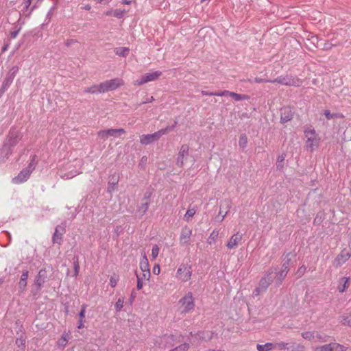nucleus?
Returning <instances> with one entry per match:
<instances>
[{
	"mask_svg": "<svg viewBox=\"0 0 351 351\" xmlns=\"http://www.w3.org/2000/svg\"><path fill=\"white\" fill-rule=\"evenodd\" d=\"M182 314H186L195 308V299L191 292H188L178 302Z\"/></svg>",
	"mask_w": 351,
	"mask_h": 351,
	"instance_id": "obj_1",
	"label": "nucleus"
},
{
	"mask_svg": "<svg viewBox=\"0 0 351 351\" xmlns=\"http://www.w3.org/2000/svg\"><path fill=\"white\" fill-rule=\"evenodd\" d=\"M181 342L180 337L175 335H164L160 337V342H157L158 346L162 348L173 347Z\"/></svg>",
	"mask_w": 351,
	"mask_h": 351,
	"instance_id": "obj_2",
	"label": "nucleus"
},
{
	"mask_svg": "<svg viewBox=\"0 0 351 351\" xmlns=\"http://www.w3.org/2000/svg\"><path fill=\"white\" fill-rule=\"evenodd\" d=\"M123 80L120 78H114L110 80H106L100 84V93L116 90L119 87L123 86Z\"/></svg>",
	"mask_w": 351,
	"mask_h": 351,
	"instance_id": "obj_3",
	"label": "nucleus"
},
{
	"mask_svg": "<svg viewBox=\"0 0 351 351\" xmlns=\"http://www.w3.org/2000/svg\"><path fill=\"white\" fill-rule=\"evenodd\" d=\"M169 128H163L159 131L150 134H143L140 136V143L143 145H148L158 141L162 135L168 133Z\"/></svg>",
	"mask_w": 351,
	"mask_h": 351,
	"instance_id": "obj_4",
	"label": "nucleus"
},
{
	"mask_svg": "<svg viewBox=\"0 0 351 351\" xmlns=\"http://www.w3.org/2000/svg\"><path fill=\"white\" fill-rule=\"evenodd\" d=\"M47 278V271L45 269H41L36 277L35 287L32 289V293L34 295L38 294Z\"/></svg>",
	"mask_w": 351,
	"mask_h": 351,
	"instance_id": "obj_5",
	"label": "nucleus"
},
{
	"mask_svg": "<svg viewBox=\"0 0 351 351\" xmlns=\"http://www.w3.org/2000/svg\"><path fill=\"white\" fill-rule=\"evenodd\" d=\"M271 83H278L285 86H300L302 82L299 78L292 77L291 76H279L274 80L269 81Z\"/></svg>",
	"mask_w": 351,
	"mask_h": 351,
	"instance_id": "obj_6",
	"label": "nucleus"
},
{
	"mask_svg": "<svg viewBox=\"0 0 351 351\" xmlns=\"http://www.w3.org/2000/svg\"><path fill=\"white\" fill-rule=\"evenodd\" d=\"M192 276V268L191 265L182 264L178 267L176 272V277L179 280L183 282L189 281Z\"/></svg>",
	"mask_w": 351,
	"mask_h": 351,
	"instance_id": "obj_7",
	"label": "nucleus"
},
{
	"mask_svg": "<svg viewBox=\"0 0 351 351\" xmlns=\"http://www.w3.org/2000/svg\"><path fill=\"white\" fill-rule=\"evenodd\" d=\"M314 351H346V348L341 344L336 342L318 346L313 348Z\"/></svg>",
	"mask_w": 351,
	"mask_h": 351,
	"instance_id": "obj_8",
	"label": "nucleus"
},
{
	"mask_svg": "<svg viewBox=\"0 0 351 351\" xmlns=\"http://www.w3.org/2000/svg\"><path fill=\"white\" fill-rule=\"evenodd\" d=\"M161 71H154L153 73H147L141 76V78L135 81L134 84L143 85L149 82L156 80L161 75Z\"/></svg>",
	"mask_w": 351,
	"mask_h": 351,
	"instance_id": "obj_9",
	"label": "nucleus"
},
{
	"mask_svg": "<svg viewBox=\"0 0 351 351\" xmlns=\"http://www.w3.org/2000/svg\"><path fill=\"white\" fill-rule=\"evenodd\" d=\"M34 169V167H33L32 162H30L27 167L23 169L20 173L13 179L14 182L16 184H19L26 181L29 178Z\"/></svg>",
	"mask_w": 351,
	"mask_h": 351,
	"instance_id": "obj_10",
	"label": "nucleus"
},
{
	"mask_svg": "<svg viewBox=\"0 0 351 351\" xmlns=\"http://www.w3.org/2000/svg\"><path fill=\"white\" fill-rule=\"evenodd\" d=\"M18 71L19 67L17 66H14L10 69L7 76L3 82L2 88L5 89L10 86Z\"/></svg>",
	"mask_w": 351,
	"mask_h": 351,
	"instance_id": "obj_11",
	"label": "nucleus"
},
{
	"mask_svg": "<svg viewBox=\"0 0 351 351\" xmlns=\"http://www.w3.org/2000/svg\"><path fill=\"white\" fill-rule=\"evenodd\" d=\"M189 145H182L180 147V151L178 153V156L177 158V161H176V164L178 166H179L180 167L183 166L184 159L189 155Z\"/></svg>",
	"mask_w": 351,
	"mask_h": 351,
	"instance_id": "obj_12",
	"label": "nucleus"
},
{
	"mask_svg": "<svg viewBox=\"0 0 351 351\" xmlns=\"http://www.w3.org/2000/svg\"><path fill=\"white\" fill-rule=\"evenodd\" d=\"M350 257V254L346 250H343L341 252V253L336 257L334 261L333 265L336 267H339L341 266L344 263H346Z\"/></svg>",
	"mask_w": 351,
	"mask_h": 351,
	"instance_id": "obj_13",
	"label": "nucleus"
},
{
	"mask_svg": "<svg viewBox=\"0 0 351 351\" xmlns=\"http://www.w3.org/2000/svg\"><path fill=\"white\" fill-rule=\"evenodd\" d=\"M242 238L243 234L240 232H238L234 234L228 241L226 245L227 247L230 250L236 249L239 245V243L241 241Z\"/></svg>",
	"mask_w": 351,
	"mask_h": 351,
	"instance_id": "obj_14",
	"label": "nucleus"
},
{
	"mask_svg": "<svg viewBox=\"0 0 351 351\" xmlns=\"http://www.w3.org/2000/svg\"><path fill=\"white\" fill-rule=\"evenodd\" d=\"M192 234V229L188 226H185L182 229L180 243L182 245H184L189 243L191 236Z\"/></svg>",
	"mask_w": 351,
	"mask_h": 351,
	"instance_id": "obj_15",
	"label": "nucleus"
},
{
	"mask_svg": "<svg viewBox=\"0 0 351 351\" xmlns=\"http://www.w3.org/2000/svg\"><path fill=\"white\" fill-rule=\"evenodd\" d=\"M65 231L64 227L58 226L55 228V232L52 237L53 243L60 245L62 242V235L65 233Z\"/></svg>",
	"mask_w": 351,
	"mask_h": 351,
	"instance_id": "obj_16",
	"label": "nucleus"
},
{
	"mask_svg": "<svg viewBox=\"0 0 351 351\" xmlns=\"http://www.w3.org/2000/svg\"><path fill=\"white\" fill-rule=\"evenodd\" d=\"M293 113L289 107H283L280 110V121L286 123L292 119Z\"/></svg>",
	"mask_w": 351,
	"mask_h": 351,
	"instance_id": "obj_17",
	"label": "nucleus"
},
{
	"mask_svg": "<svg viewBox=\"0 0 351 351\" xmlns=\"http://www.w3.org/2000/svg\"><path fill=\"white\" fill-rule=\"evenodd\" d=\"M271 283L267 280V278L264 276L261 279L258 287L254 290L256 295L260 294V293L265 291Z\"/></svg>",
	"mask_w": 351,
	"mask_h": 351,
	"instance_id": "obj_18",
	"label": "nucleus"
},
{
	"mask_svg": "<svg viewBox=\"0 0 351 351\" xmlns=\"http://www.w3.org/2000/svg\"><path fill=\"white\" fill-rule=\"evenodd\" d=\"M119 180V176L117 173H114L109 177L108 186L107 191L111 193L117 185Z\"/></svg>",
	"mask_w": 351,
	"mask_h": 351,
	"instance_id": "obj_19",
	"label": "nucleus"
},
{
	"mask_svg": "<svg viewBox=\"0 0 351 351\" xmlns=\"http://www.w3.org/2000/svg\"><path fill=\"white\" fill-rule=\"evenodd\" d=\"M28 276L29 271H24L21 276L20 280L19 282V289L21 292H23L25 290Z\"/></svg>",
	"mask_w": 351,
	"mask_h": 351,
	"instance_id": "obj_20",
	"label": "nucleus"
},
{
	"mask_svg": "<svg viewBox=\"0 0 351 351\" xmlns=\"http://www.w3.org/2000/svg\"><path fill=\"white\" fill-rule=\"evenodd\" d=\"M306 347L301 343L291 342L289 343V351H306Z\"/></svg>",
	"mask_w": 351,
	"mask_h": 351,
	"instance_id": "obj_21",
	"label": "nucleus"
},
{
	"mask_svg": "<svg viewBox=\"0 0 351 351\" xmlns=\"http://www.w3.org/2000/svg\"><path fill=\"white\" fill-rule=\"evenodd\" d=\"M315 131L314 130H310L305 131V136L307 138L306 143L308 147H313V143L315 140Z\"/></svg>",
	"mask_w": 351,
	"mask_h": 351,
	"instance_id": "obj_22",
	"label": "nucleus"
},
{
	"mask_svg": "<svg viewBox=\"0 0 351 351\" xmlns=\"http://www.w3.org/2000/svg\"><path fill=\"white\" fill-rule=\"evenodd\" d=\"M349 280L350 278L343 277L339 280V283L338 285V290L341 293H343L346 289L349 287Z\"/></svg>",
	"mask_w": 351,
	"mask_h": 351,
	"instance_id": "obj_23",
	"label": "nucleus"
},
{
	"mask_svg": "<svg viewBox=\"0 0 351 351\" xmlns=\"http://www.w3.org/2000/svg\"><path fill=\"white\" fill-rule=\"evenodd\" d=\"M70 339V335L66 332H64L61 338H60L57 341V346L60 348H65L66 346L69 339Z\"/></svg>",
	"mask_w": 351,
	"mask_h": 351,
	"instance_id": "obj_24",
	"label": "nucleus"
},
{
	"mask_svg": "<svg viewBox=\"0 0 351 351\" xmlns=\"http://www.w3.org/2000/svg\"><path fill=\"white\" fill-rule=\"evenodd\" d=\"M140 268L142 271H150L149 261L145 252L140 262Z\"/></svg>",
	"mask_w": 351,
	"mask_h": 351,
	"instance_id": "obj_25",
	"label": "nucleus"
},
{
	"mask_svg": "<svg viewBox=\"0 0 351 351\" xmlns=\"http://www.w3.org/2000/svg\"><path fill=\"white\" fill-rule=\"evenodd\" d=\"M275 274H276V284L277 286H280L282 284V280L287 276V273L280 270L279 271L275 268Z\"/></svg>",
	"mask_w": 351,
	"mask_h": 351,
	"instance_id": "obj_26",
	"label": "nucleus"
},
{
	"mask_svg": "<svg viewBox=\"0 0 351 351\" xmlns=\"http://www.w3.org/2000/svg\"><path fill=\"white\" fill-rule=\"evenodd\" d=\"M106 133L108 134V136H119L121 134L125 133V130L123 128L119 129H108L106 130Z\"/></svg>",
	"mask_w": 351,
	"mask_h": 351,
	"instance_id": "obj_27",
	"label": "nucleus"
},
{
	"mask_svg": "<svg viewBox=\"0 0 351 351\" xmlns=\"http://www.w3.org/2000/svg\"><path fill=\"white\" fill-rule=\"evenodd\" d=\"M230 207H231V201L230 199H225L222 202L221 208V209L223 208H224L226 210H225L224 214L222 216V217L220 218L219 221H222L224 219L225 217L229 212Z\"/></svg>",
	"mask_w": 351,
	"mask_h": 351,
	"instance_id": "obj_28",
	"label": "nucleus"
},
{
	"mask_svg": "<svg viewBox=\"0 0 351 351\" xmlns=\"http://www.w3.org/2000/svg\"><path fill=\"white\" fill-rule=\"evenodd\" d=\"M149 202L142 201L140 206H138L137 208V212L140 214L141 216L144 215L147 211L149 206Z\"/></svg>",
	"mask_w": 351,
	"mask_h": 351,
	"instance_id": "obj_29",
	"label": "nucleus"
},
{
	"mask_svg": "<svg viewBox=\"0 0 351 351\" xmlns=\"http://www.w3.org/2000/svg\"><path fill=\"white\" fill-rule=\"evenodd\" d=\"M340 322L344 326H351V313H346L340 317Z\"/></svg>",
	"mask_w": 351,
	"mask_h": 351,
	"instance_id": "obj_30",
	"label": "nucleus"
},
{
	"mask_svg": "<svg viewBox=\"0 0 351 351\" xmlns=\"http://www.w3.org/2000/svg\"><path fill=\"white\" fill-rule=\"evenodd\" d=\"M265 278H267V280L271 283L274 280L276 281V274H275V268L271 267L269 269V270L266 272Z\"/></svg>",
	"mask_w": 351,
	"mask_h": 351,
	"instance_id": "obj_31",
	"label": "nucleus"
},
{
	"mask_svg": "<svg viewBox=\"0 0 351 351\" xmlns=\"http://www.w3.org/2000/svg\"><path fill=\"white\" fill-rule=\"evenodd\" d=\"M274 348L278 350H289V343L284 341L274 343Z\"/></svg>",
	"mask_w": 351,
	"mask_h": 351,
	"instance_id": "obj_32",
	"label": "nucleus"
},
{
	"mask_svg": "<svg viewBox=\"0 0 351 351\" xmlns=\"http://www.w3.org/2000/svg\"><path fill=\"white\" fill-rule=\"evenodd\" d=\"M228 96L232 97L235 101L245 100L249 99V97L246 95L238 94L230 91L228 93Z\"/></svg>",
	"mask_w": 351,
	"mask_h": 351,
	"instance_id": "obj_33",
	"label": "nucleus"
},
{
	"mask_svg": "<svg viewBox=\"0 0 351 351\" xmlns=\"http://www.w3.org/2000/svg\"><path fill=\"white\" fill-rule=\"evenodd\" d=\"M256 348L258 351H270L274 348V343H266L264 345L257 344Z\"/></svg>",
	"mask_w": 351,
	"mask_h": 351,
	"instance_id": "obj_34",
	"label": "nucleus"
},
{
	"mask_svg": "<svg viewBox=\"0 0 351 351\" xmlns=\"http://www.w3.org/2000/svg\"><path fill=\"white\" fill-rule=\"evenodd\" d=\"M328 340V336L322 334L320 332L315 331V342H326Z\"/></svg>",
	"mask_w": 351,
	"mask_h": 351,
	"instance_id": "obj_35",
	"label": "nucleus"
},
{
	"mask_svg": "<svg viewBox=\"0 0 351 351\" xmlns=\"http://www.w3.org/2000/svg\"><path fill=\"white\" fill-rule=\"evenodd\" d=\"M129 51V48L121 47L116 48L114 52L117 56L126 57L128 55Z\"/></svg>",
	"mask_w": 351,
	"mask_h": 351,
	"instance_id": "obj_36",
	"label": "nucleus"
},
{
	"mask_svg": "<svg viewBox=\"0 0 351 351\" xmlns=\"http://www.w3.org/2000/svg\"><path fill=\"white\" fill-rule=\"evenodd\" d=\"M301 336L303 339L307 341L315 340V330L313 331H304L301 333Z\"/></svg>",
	"mask_w": 351,
	"mask_h": 351,
	"instance_id": "obj_37",
	"label": "nucleus"
},
{
	"mask_svg": "<svg viewBox=\"0 0 351 351\" xmlns=\"http://www.w3.org/2000/svg\"><path fill=\"white\" fill-rule=\"evenodd\" d=\"M290 255H291V253H288L286 255V256H285L286 260L283 263V264L282 265V268L280 269L286 273H288V271H289V263L291 261V258L289 257Z\"/></svg>",
	"mask_w": 351,
	"mask_h": 351,
	"instance_id": "obj_38",
	"label": "nucleus"
},
{
	"mask_svg": "<svg viewBox=\"0 0 351 351\" xmlns=\"http://www.w3.org/2000/svg\"><path fill=\"white\" fill-rule=\"evenodd\" d=\"M100 90H101V88H100V84H99L98 85H93L90 87L86 88L84 90V93H92V94L98 93H100Z\"/></svg>",
	"mask_w": 351,
	"mask_h": 351,
	"instance_id": "obj_39",
	"label": "nucleus"
},
{
	"mask_svg": "<svg viewBox=\"0 0 351 351\" xmlns=\"http://www.w3.org/2000/svg\"><path fill=\"white\" fill-rule=\"evenodd\" d=\"M219 236V231L216 229L213 230V232L210 233L208 239V243L209 244L215 243L218 238Z\"/></svg>",
	"mask_w": 351,
	"mask_h": 351,
	"instance_id": "obj_40",
	"label": "nucleus"
},
{
	"mask_svg": "<svg viewBox=\"0 0 351 351\" xmlns=\"http://www.w3.org/2000/svg\"><path fill=\"white\" fill-rule=\"evenodd\" d=\"M190 348L188 343H184L176 346L175 348L170 350L169 351H187Z\"/></svg>",
	"mask_w": 351,
	"mask_h": 351,
	"instance_id": "obj_41",
	"label": "nucleus"
},
{
	"mask_svg": "<svg viewBox=\"0 0 351 351\" xmlns=\"http://www.w3.org/2000/svg\"><path fill=\"white\" fill-rule=\"evenodd\" d=\"M74 276H77L80 271L79 258L77 256L73 257Z\"/></svg>",
	"mask_w": 351,
	"mask_h": 351,
	"instance_id": "obj_42",
	"label": "nucleus"
},
{
	"mask_svg": "<svg viewBox=\"0 0 351 351\" xmlns=\"http://www.w3.org/2000/svg\"><path fill=\"white\" fill-rule=\"evenodd\" d=\"M247 144V138L245 134H243L239 137V145L241 147L245 148Z\"/></svg>",
	"mask_w": 351,
	"mask_h": 351,
	"instance_id": "obj_43",
	"label": "nucleus"
},
{
	"mask_svg": "<svg viewBox=\"0 0 351 351\" xmlns=\"http://www.w3.org/2000/svg\"><path fill=\"white\" fill-rule=\"evenodd\" d=\"M124 304V298H119L114 305V308L117 312L121 311Z\"/></svg>",
	"mask_w": 351,
	"mask_h": 351,
	"instance_id": "obj_44",
	"label": "nucleus"
},
{
	"mask_svg": "<svg viewBox=\"0 0 351 351\" xmlns=\"http://www.w3.org/2000/svg\"><path fill=\"white\" fill-rule=\"evenodd\" d=\"M195 212H196L195 210L193 208L189 209L184 215L185 220L189 221L190 218L193 217L194 216V215L195 214Z\"/></svg>",
	"mask_w": 351,
	"mask_h": 351,
	"instance_id": "obj_45",
	"label": "nucleus"
},
{
	"mask_svg": "<svg viewBox=\"0 0 351 351\" xmlns=\"http://www.w3.org/2000/svg\"><path fill=\"white\" fill-rule=\"evenodd\" d=\"M77 174H80V173L75 171L74 173H73L72 172H70L68 173H64V174L61 175L60 177L62 179L68 180V179L75 177Z\"/></svg>",
	"mask_w": 351,
	"mask_h": 351,
	"instance_id": "obj_46",
	"label": "nucleus"
},
{
	"mask_svg": "<svg viewBox=\"0 0 351 351\" xmlns=\"http://www.w3.org/2000/svg\"><path fill=\"white\" fill-rule=\"evenodd\" d=\"M126 12L125 10L116 9L113 10V16L117 18H121L123 14Z\"/></svg>",
	"mask_w": 351,
	"mask_h": 351,
	"instance_id": "obj_47",
	"label": "nucleus"
},
{
	"mask_svg": "<svg viewBox=\"0 0 351 351\" xmlns=\"http://www.w3.org/2000/svg\"><path fill=\"white\" fill-rule=\"evenodd\" d=\"M284 160H285V156L281 155L278 157L277 163H276V166H277L278 169H282L283 167V165H282V163L283 162Z\"/></svg>",
	"mask_w": 351,
	"mask_h": 351,
	"instance_id": "obj_48",
	"label": "nucleus"
},
{
	"mask_svg": "<svg viewBox=\"0 0 351 351\" xmlns=\"http://www.w3.org/2000/svg\"><path fill=\"white\" fill-rule=\"evenodd\" d=\"M159 253V247L157 245L153 246L152 250V256L155 258L158 256Z\"/></svg>",
	"mask_w": 351,
	"mask_h": 351,
	"instance_id": "obj_49",
	"label": "nucleus"
},
{
	"mask_svg": "<svg viewBox=\"0 0 351 351\" xmlns=\"http://www.w3.org/2000/svg\"><path fill=\"white\" fill-rule=\"evenodd\" d=\"M87 307L86 304H83L81 308V311L79 313V317L81 319H84L85 318V313H86V308Z\"/></svg>",
	"mask_w": 351,
	"mask_h": 351,
	"instance_id": "obj_50",
	"label": "nucleus"
},
{
	"mask_svg": "<svg viewBox=\"0 0 351 351\" xmlns=\"http://www.w3.org/2000/svg\"><path fill=\"white\" fill-rule=\"evenodd\" d=\"M137 278V289L141 290L143 287V278H141L137 274H136Z\"/></svg>",
	"mask_w": 351,
	"mask_h": 351,
	"instance_id": "obj_51",
	"label": "nucleus"
},
{
	"mask_svg": "<svg viewBox=\"0 0 351 351\" xmlns=\"http://www.w3.org/2000/svg\"><path fill=\"white\" fill-rule=\"evenodd\" d=\"M306 269V268L304 265L300 267L296 272V274L298 275V277H302L304 274Z\"/></svg>",
	"mask_w": 351,
	"mask_h": 351,
	"instance_id": "obj_52",
	"label": "nucleus"
},
{
	"mask_svg": "<svg viewBox=\"0 0 351 351\" xmlns=\"http://www.w3.org/2000/svg\"><path fill=\"white\" fill-rule=\"evenodd\" d=\"M119 280V278L117 276H111L110 278V285L112 287H115L117 282Z\"/></svg>",
	"mask_w": 351,
	"mask_h": 351,
	"instance_id": "obj_53",
	"label": "nucleus"
},
{
	"mask_svg": "<svg viewBox=\"0 0 351 351\" xmlns=\"http://www.w3.org/2000/svg\"><path fill=\"white\" fill-rule=\"evenodd\" d=\"M228 93H229L228 90H223V91L219 92V93L211 92L210 93H209V95H216V96H228Z\"/></svg>",
	"mask_w": 351,
	"mask_h": 351,
	"instance_id": "obj_54",
	"label": "nucleus"
},
{
	"mask_svg": "<svg viewBox=\"0 0 351 351\" xmlns=\"http://www.w3.org/2000/svg\"><path fill=\"white\" fill-rule=\"evenodd\" d=\"M97 135L104 140H106V138L108 137V134L106 133V130L99 131Z\"/></svg>",
	"mask_w": 351,
	"mask_h": 351,
	"instance_id": "obj_55",
	"label": "nucleus"
},
{
	"mask_svg": "<svg viewBox=\"0 0 351 351\" xmlns=\"http://www.w3.org/2000/svg\"><path fill=\"white\" fill-rule=\"evenodd\" d=\"M324 114L327 119H332L335 118V116H337V114H334V113H330V110H326L324 111Z\"/></svg>",
	"mask_w": 351,
	"mask_h": 351,
	"instance_id": "obj_56",
	"label": "nucleus"
},
{
	"mask_svg": "<svg viewBox=\"0 0 351 351\" xmlns=\"http://www.w3.org/2000/svg\"><path fill=\"white\" fill-rule=\"evenodd\" d=\"M151 196H152V193L149 192V191H147L144 194V197L142 199V201H145V202H150V197H151Z\"/></svg>",
	"mask_w": 351,
	"mask_h": 351,
	"instance_id": "obj_57",
	"label": "nucleus"
},
{
	"mask_svg": "<svg viewBox=\"0 0 351 351\" xmlns=\"http://www.w3.org/2000/svg\"><path fill=\"white\" fill-rule=\"evenodd\" d=\"M25 343V340L23 338H19L16 340V344L19 346H23Z\"/></svg>",
	"mask_w": 351,
	"mask_h": 351,
	"instance_id": "obj_58",
	"label": "nucleus"
},
{
	"mask_svg": "<svg viewBox=\"0 0 351 351\" xmlns=\"http://www.w3.org/2000/svg\"><path fill=\"white\" fill-rule=\"evenodd\" d=\"M150 275H151L150 271H143L142 276H140V277L143 278V280L145 279V280H148L149 279Z\"/></svg>",
	"mask_w": 351,
	"mask_h": 351,
	"instance_id": "obj_59",
	"label": "nucleus"
},
{
	"mask_svg": "<svg viewBox=\"0 0 351 351\" xmlns=\"http://www.w3.org/2000/svg\"><path fill=\"white\" fill-rule=\"evenodd\" d=\"M269 80H266V79H263V78H260V77H256L254 79V82L256 83H263V82H269Z\"/></svg>",
	"mask_w": 351,
	"mask_h": 351,
	"instance_id": "obj_60",
	"label": "nucleus"
},
{
	"mask_svg": "<svg viewBox=\"0 0 351 351\" xmlns=\"http://www.w3.org/2000/svg\"><path fill=\"white\" fill-rule=\"evenodd\" d=\"M196 337L198 338V339H206V337L204 336V332H197V335H196Z\"/></svg>",
	"mask_w": 351,
	"mask_h": 351,
	"instance_id": "obj_61",
	"label": "nucleus"
},
{
	"mask_svg": "<svg viewBox=\"0 0 351 351\" xmlns=\"http://www.w3.org/2000/svg\"><path fill=\"white\" fill-rule=\"evenodd\" d=\"M333 45H332L330 43H325L324 46L323 47V49L325 50H328V49H330Z\"/></svg>",
	"mask_w": 351,
	"mask_h": 351,
	"instance_id": "obj_62",
	"label": "nucleus"
},
{
	"mask_svg": "<svg viewBox=\"0 0 351 351\" xmlns=\"http://www.w3.org/2000/svg\"><path fill=\"white\" fill-rule=\"evenodd\" d=\"M84 322H85L84 319H80L78 321L77 328L80 329L84 328Z\"/></svg>",
	"mask_w": 351,
	"mask_h": 351,
	"instance_id": "obj_63",
	"label": "nucleus"
},
{
	"mask_svg": "<svg viewBox=\"0 0 351 351\" xmlns=\"http://www.w3.org/2000/svg\"><path fill=\"white\" fill-rule=\"evenodd\" d=\"M153 272L155 274H158L160 273V267L158 265H155L153 268Z\"/></svg>",
	"mask_w": 351,
	"mask_h": 351,
	"instance_id": "obj_64",
	"label": "nucleus"
}]
</instances>
